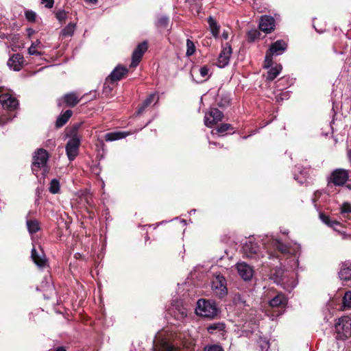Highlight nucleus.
Returning <instances> with one entry per match:
<instances>
[{
  "label": "nucleus",
  "mask_w": 351,
  "mask_h": 351,
  "mask_svg": "<svg viewBox=\"0 0 351 351\" xmlns=\"http://www.w3.org/2000/svg\"><path fill=\"white\" fill-rule=\"evenodd\" d=\"M253 240L254 239H250L243 247V254L250 258H256L260 252L259 245Z\"/></svg>",
  "instance_id": "obj_11"
},
{
  "label": "nucleus",
  "mask_w": 351,
  "mask_h": 351,
  "mask_svg": "<svg viewBox=\"0 0 351 351\" xmlns=\"http://www.w3.org/2000/svg\"><path fill=\"white\" fill-rule=\"evenodd\" d=\"M27 32L29 37H31L34 34V31L30 28L27 29Z\"/></svg>",
  "instance_id": "obj_50"
},
{
  "label": "nucleus",
  "mask_w": 351,
  "mask_h": 351,
  "mask_svg": "<svg viewBox=\"0 0 351 351\" xmlns=\"http://www.w3.org/2000/svg\"><path fill=\"white\" fill-rule=\"evenodd\" d=\"M277 283L282 285L287 291H291L296 285L295 280H292L289 282L287 276H284L280 281H277Z\"/></svg>",
  "instance_id": "obj_29"
},
{
  "label": "nucleus",
  "mask_w": 351,
  "mask_h": 351,
  "mask_svg": "<svg viewBox=\"0 0 351 351\" xmlns=\"http://www.w3.org/2000/svg\"><path fill=\"white\" fill-rule=\"evenodd\" d=\"M153 350L154 351H182L164 341H161L160 342L155 343L153 347Z\"/></svg>",
  "instance_id": "obj_21"
},
{
  "label": "nucleus",
  "mask_w": 351,
  "mask_h": 351,
  "mask_svg": "<svg viewBox=\"0 0 351 351\" xmlns=\"http://www.w3.org/2000/svg\"><path fill=\"white\" fill-rule=\"evenodd\" d=\"M131 134H132V132H109L105 135V139L106 141H113L123 138Z\"/></svg>",
  "instance_id": "obj_23"
},
{
  "label": "nucleus",
  "mask_w": 351,
  "mask_h": 351,
  "mask_svg": "<svg viewBox=\"0 0 351 351\" xmlns=\"http://www.w3.org/2000/svg\"><path fill=\"white\" fill-rule=\"evenodd\" d=\"M72 115L71 110H66L63 114H60L56 120V126L60 128L63 126Z\"/></svg>",
  "instance_id": "obj_26"
},
{
  "label": "nucleus",
  "mask_w": 351,
  "mask_h": 351,
  "mask_svg": "<svg viewBox=\"0 0 351 351\" xmlns=\"http://www.w3.org/2000/svg\"><path fill=\"white\" fill-rule=\"evenodd\" d=\"M69 12H66L64 10H58L56 12V19L60 21H65L68 19Z\"/></svg>",
  "instance_id": "obj_39"
},
{
  "label": "nucleus",
  "mask_w": 351,
  "mask_h": 351,
  "mask_svg": "<svg viewBox=\"0 0 351 351\" xmlns=\"http://www.w3.org/2000/svg\"><path fill=\"white\" fill-rule=\"evenodd\" d=\"M287 304V298L282 293H278L269 301L271 307L285 306Z\"/></svg>",
  "instance_id": "obj_25"
},
{
  "label": "nucleus",
  "mask_w": 351,
  "mask_h": 351,
  "mask_svg": "<svg viewBox=\"0 0 351 351\" xmlns=\"http://www.w3.org/2000/svg\"><path fill=\"white\" fill-rule=\"evenodd\" d=\"M343 304L345 307L351 308V291L346 292L343 298Z\"/></svg>",
  "instance_id": "obj_40"
},
{
  "label": "nucleus",
  "mask_w": 351,
  "mask_h": 351,
  "mask_svg": "<svg viewBox=\"0 0 351 351\" xmlns=\"http://www.w3.org/2000/svg\"><path fill=\"white\" fill-rule=\"evenodd\" d=\"M97 2V0H89V3H92L95 4Z\"/></svg>",
  "instance_id": "obj_54"
},
{
  "label": "nucleus",
  "mask_w": 351,
  "mask_h": 351,
  "mask_svg": "<svg viewBox=\"0 0 351 351\" xmlns=\"http://www.w3.org/2000/svg\"><path fill=\"white\" fill-rule=\"evenodd\" d=\"M349 178V172L344 169H335L328 178V183L335 186H343Z\"/></svg>",
  "instance_id": "obj_5"
},
{
  "label": "nucleus",
  "mask_w": 351,
  "mask_h": 351,
  "mask_svg": "<svg viewBox=\"0 0 351 351\" xmlns=\"http://www.w3.org/2000/svg\"><path fill=\"white\" fill-rule=\"evenodd\" d=\"M232 128V126L230 124H228V123H223V124H221L219 127L217 128V133H223L225 132H227L228 130H229L230 129Z\"/></svg>",
  "instance_id": "obj_45"
},
{
  "label": "nucleus",
  "mask_w": 351,
  "mask_h": 351,
  "mask_svg": "<svg viewBox=\"0 0 351 351\" xmlns=\"http://www.w3.org/2000/svg\"><path fill=\"white\" fill-rule=\"evenodd\" d=\"M41 3L47 8H51L54 4V0H41Z\"/></svg>",
  "instance_id": "obj_47"
},
{
  "label": "nucleus",
  "mask_w": 351,
  "mask_h": 351,
  "mask_svg": "<svg viewBox=\"0 0 351 351\" xmlns=\"http://www.w3.org/2000/svg\"><path fill=\"white\" fill-rule=\"evenodd\" d=\"M147 43L144 41L137 45L132 56L131 67H136L141 61L143 54L147 50Z\"/></svg>",
  "instance_id": "obj_10"
},
{
  "label": "nucleus",
  "mask_w": 351,
  "mask_h": 351,
  "mask_svg": "<svg viewBox=\"0 0 351 351\" xmlns=\"http://www.w3.org/2000/svg\"><path fill=\"white\" fill-rule=\"evenodd\" d=\"M275 29V23H259V29L265 34H269Z\"/></svg>",
  "instance_id": "obj_33"
},
{
  "label": "nucleus",
  "mask_w": 351,
  "mask_h": 351,
  "mask_svg": "<svg viewBox=\"0 0 351 351\" xmlns=\"http://www.w3.org/2000/svg\"><path fill=\"white\" fill-rule=\"evenodd\" d=\"M59 190H60L59 181L57 179H53L50 183L49 191L53 194H56L59 192Z\"/></svg>",
  "instance_id": "obj_36"
},
{
  "label": "nucleus",
  "mask_w": 351,
  "mask_h": 351,
  "mask_svg": "<svg viewBox=\"0 0 351 351\" xmlns=\"http://www.w3.org/2000/svg\"><path fill=\"white\" fill-rule=\"evenodd\" d=\"M319 218L323 223L333 228H335L336 226L339 225V223L338 221H332L328 216L324 215V213L319 214Z\"/></svg>",
  "instance_id": "obj_31"
},
{
  "label": "nucleus",
  "mask_w": 351,
  "mask_h": 351,
  "mask_svg": "<svg viewBox=\"0 0 351 351\" xmlns=\"http://www.w3.org/2000/svg\"><path fill=\"white\" fill-rule=\"evenodd\" d=\"M80 95L76 93L66 94L60 101L64 102L68 106H74L80 101Z\"/></svg>",
  "instance_id": "obj_19"
},
{
  "label": "nucleus",
  "mask_w": 351,
  "mask_h": 351,
  "mask_svg": "<svg viewBox=\"0 0 351 351\" xmlns=\"http://www.w3.org/2000/svg\"><path fill=\"white\" fill-rule=\"evenodd\" d=\"M339 278L342 280L351 279V263L345 262L342 263L341 270L339 273Z\"/></svg>",
  "instance_id": "obj_20"
},
{
  "label": "nucleus",
  "mask_w": 351,
  "mask_h": 351,
  "mask_svg": "<svg viewBox=\"0 0 351 351\" xmlns=\"http://www.w3.org/2000/svg\"><path fill=\"white\" fill-rule=\"evenodd\" d=\"M93 94H94V95H93V98H96V93H95V92H94V93H93Z\"/></svg>",
  "instance_id": "obj_56"
},
{
  "label": "nucleus",
  "mask_w": 351,
  "mask_h": 351,
  "mask_svg": "<svg viewBox=\"0 0 351 351\" xmlns=\"http://www.w3.org/2000/svg\"><path fill=\"white\" fill-rule=\"evenodd\" d=\"M277 247L280 252L283 253H285L287 252L286 247L279 242L277 243Z\"/></svg>",
  "instance_id": "obj_48"
},
{
  "label": "nucleus",
  "mask_w": 351,
  "mask_h": 351,
  "mask_svg": "<svg viewBox=\"0 0 351 351\" xmlns=\"http://www.w3.org/2000/svg\"><path fill=\"white\" fill-rule=\"evenodd\" d=\"M86 2H88V0H84Z\"/></svg>",
  "instance_id": "obj_57"
},
{
  "label": "nucleus",
  "mask_w": 351,
  "mask_h": 351,
  "mask_svg": "<svg viewBox=\"0 0 351 351\" xmlns=\"http://www.w3.org/2000/svg\"><path fill=\"white\" fill-rule=\"evenodd\" d=\"M225 328V325L223 323L218 322L210 324L208 328V332L210 334H213L217 331H223Z\"/></svg>",
  "instance_id": "obj_32"
},
{
  "label": "nucleus",
  "mask_w": 351,
  "mask_h": 351,
  "mask_svg": "<svg viewBox=\"0 0 351 351\" xmlns=\"http://www.w3.org/2000/svg\"><path fill=\"white\" fill-rule=\"evenodd\" d=\"M335 329L339 338H348L351 335V319L348 317L339 318L335 324Z\"/></svg>",
  "instance_id": "obj_4"
},
{
  "label": "nucleus",
  "mask_w": 351,
  "mask_h": 351,
  "mask_svg": "<svg viewBox=\"0 0 351 351\" xmlns=\"http://www.w3.org/2000/svg\"><path fill=\"white\" fill-rule=\"evenodd\" d=\"M196 51V47L195 46L194 43L190 39H187L186 40V56L189 57L195 53Z\"/></svg>",
  "instance_id": "obj_35"
},
{
  "label": "nucleus",
  "mask_w": 351,
  "mask_h": 351,
  "mask_svg": "<svg viewBox=\"0 0 351 351\" xmlns=\"http://www.w3.org/2000/svg\"><path fill=\"white\" fill-rule=\"evenodd\" d=\"M222 36H223V38L225 40H226V39H228V34L227 32H224L223 33Z\"/></svg>",
  "instance_id": "obj_52"
},
{
  "label": "nucleus",
  "mask_w": 351,
  "mask_h": 351,
  "mask_svg": "<svg viewBox=\"0 0 351 351\" xmlns=\"http://www.w3.org/2000/svg\"><path fill=\"white\" fill-rule=\"evenodd\" d=\"M158 100V97L154 93H152L148 96V97L143 101L142 105L139 107L137 113L140 114L145 110L146 108L153 104H156Z\"/></svg>",
  "instance_id": "obj_22"
},
{
  "label": "nucleus",
  "mask_w": 351,
  "mask_h": 351,
  "mask_svg": "<svg viewBox=\"0 0 351 351\" xmlns=\"http://www.w3.org/2000/svg\"><path fill=\"white\" fill-rule=\"evenodd\" d=\"M170 311V314L178 320H182L187 315L186 308L179 304L173 305Z\"/></svg>",
  "instance_id": "obj_18"
},
{
  "label": "nucleus",
  "mask_w": 351,
  "mask_h": 351,
  "mask_svg": "<svg viewBox=\"0 0 351 351\" xmlns=\"http://www.w3.org/2000/svg\"><path fill=\"white\" fill-rule=\"evenodd\" d=\"M115 86L116 83L106 77L103 86L102 94L104 95V96L108 97L112 95V91L115 88Z\"/></svg>",
  "instance_id": "obj_24"
},
{
  "label": "nucleus",
  "mask_w": 351,
  "mask_h": 351,
  "mask_svg": "<svg viewBox=\"0 0 351 351\" xmlns=\"http://www.w3.org/2000/svg\"><path fill=\"white\" fill-rule=\"evenodd\" d=\"M43 48V45L39 40H36L35 43H33L29 48L28 49V53L31 56H40L43 54V53L39 51Z\"/></svg>",
  "instance_id": "obj_28"
},
{
  "label": "nucleus",
  "mask_w": 351,
  "mask_h": 351,
  "mask_svg": "<svg viewBox=\"0 0 351 351\" xmlns=\"http://www.w3.org/2000/svg\"><path fill=\"white\" fill-rule=\"evenodd\" d=\"M23 47H24V44L23 43H22L21 45L12 46V49L15 51H16L17 49L23 48Z\"/></svg>",
  "instance_id": "obj_51"
},
{
  "label": "nucleus",
  "mask_w": 351,
  "mask_h": 351,
  "mask_svg": "<svg viewBox=\"0 0 351 351\" xmlns=\"http://www.w3.org/2000/svg\"><path fill=\"white\" fill-rule=\"evenodd\" d=\"M282 66L281 64H276L274 67H271L267 72V80H274L281 72Z\"/></svg>",
  "instance_id": "obj_27"
},
{
  "label": "nucleus",
  "mask_w": 351,
  "mask_h": 351,
  "mask_svg": "<svg viewBox=\"0 0 351 351\" xmlns=\"http://www.w3.org/2000/svg\"><path fill=\"white\" fill-rule=\"evenodd\" d=\"M287 49V43L282 40H278L274 43L266 53L264 67L267 69L269 68L272 64L273 56L281 55Z\"/></svg>",
  "instance_id": "obj_2"
},
{
  "label": "nucleus",
  "mask_w": 351,
  "mask_h": 351,
  "mask_svg": "<svg viewBox=\"0 0 351 351\" xmlns=\"http://www.w3.org/2000/svg\"><path fill=\"white\" fill-rule=\"evenodd\" d=\"M128 70L126 67L121 65H118L113 69V71L107 77L116 83L117 82L123 78L128 73Z\"/></svg>",
  "instance_id": "obj_14"
},
{
  "label": "nucleus",
  "mask_w": 351,
  "mask_h": 351,
  "mask_svg": "<svg viewBox=\"0 0 351 351\" xmlns=\"http://www.w3.org/2000/svg\"><path fill=\"white\" fill-rule=\"evenodd\" d=\"M232 54V48L230 45L226 44L219 53L217 65L220 68H223L228 64L230 56Z\"/></svg>",
  "instance_id": "obj_13"
},
{
  "label": "nucleus",
  "mask_w": 351,
  "mask_h": 351,
  "mask_svg": "<svg viewBox=\"0 0 351 351\" xmlns=\"http://www.w3.org/2000/svg\"><path fill=\"white\" fill-rule=\"evenodd\" d=\"M49 158L47 152L43 149H38L34 152L32 162V171L35 173L38 169L45 167Z\"/></svg>",
  "instance_id": "obj_6"
},
{
  "label": "nucleus",
  "mask_w": 351,
  "mask_h": 351,
  "mask_svg": "<svg viewBox=\"0 0 351 351\" xmlns=\"http://www.w3.org/2000/svg\"><path fill=\"white\" fill-rule=\"evenodd\" d=\"M31 257L34 263L40 268H43L46 265L47 259L42 250L37 252L34 247L32 250Z\"/></svg>",
  "instance_id": "obj_16"
},
{
  "label": "nucleus",
  "mask_w": 351,
  "mask_h": 351,
  "mask_svg": "<svg viewBox=\"0 0 351 351\" xmlns=\"http://www.w3.org/2000/svg\"><path fill=\"white\" fill-rule=\"evenodd\" d=\"M219 25L218 23H210V29L213 36L217 37L219 33Z\"/></svg>",
  "instance_id": "obj_43"
},
{
  "label": "nucleus",
  "mask_w": 351,
  "mask_h": 351,
  "mask_svg": "<svg viewBox=\"0 0 351 351\" xmlns=\"http://www.w3.org/2000/svg\"><path fill=\"white\" fill-rule=\"evenodd\" d=\"M4 117V114L0 116V125H3L6 123L10 119Z\"/></svg>",
  "instance_id": "obj_49"
},
{
  "label": "nucleus",
  "mask_w": 351,
  "mask_h": 351,
  "mask_svg": "<svg viewBox=\"0 0 351 351\" xmlns=\"http://www.w3.org/2000/svg\"><path fill=\"white\" fill-rule=\"evenodd\" d=\"M0 102L3 108L10 111L15 110L19 105V102L13 96L12 92L3 87L0 88Z\"/></svg>",
  "instance_id": "obj_3"
},
{
  "label": "nucleus",
  "mask_w": 351,
  "mask_h": 351,
  "mask_svg": "<svg viewBox=\"0 0 351 351\" xmlns=\"http://www.w3.org/2000/svg\"><path fill=\"white\" fill-rule=\"evenodd\" d=\"M260 32L258 29H251L247 33V38L250 42H253L260 37Z\"/></svg>",
  "instance_id": "obj_38"
},
{
  "label": "nucleus",
  "mask_w": 351,
  "mask_h": 351,
  "mask_svg": "<svg viewBox=\"0 0 351 351\" xmlns=\"http://www.w3.org/2000/svg\"><path fill=\"white\" fill-rule=\"evenodd\" d=\"M25 18L29 22H34L36 19V14L35 12L32 10H26Z\"/></svg>",
  "instance_id": "obj_41"
},
{
  "label": "nucleus",
  "mask_w": 351,
  "mask_h": 351,
  "mask_svg": "<svg viewBox=\"0 0 351 351\" xmlns=\"http://www.w3.org/2000/svg\"><path fill=\"white\" fill-rule=\"evenodd\" d=\"M280 19V16L278 14H275L274 16L263 15L261 16L259 22H275L276 21H279Z\"/></svg>",
  "instance_id": "obj_37"
},
{
  "label": "nucleus",
  "mask_w": 351,
  "mask_h": 351,
  "mask_svg": "<svg viewBox=\"0 0 351 351\" xmlns=\"http://www.w3.org/2000/svg\"><path fill=\"white\" fill-rule=\"evenodd\" d=\"M212 289L215 294L222 298L227 294L226 282L221 275H216L212 282Z\"/></svg>",
  "instance_id": "obj_7"
},
{
  "label": "nucleus",
  "mask_w": 351,
  "mask_h": 351,
  "mask_svg": "<svg viewBox=\"0 0 351 351\" xmlns=\"http://www.w3.org/2000/svg\"><path fill=\"white\" fill-rule=\"evenodd\" d=\"M195 312L202 317L214 318L217 315L219 310L214 302L202 299L199 300L197 303Z\"/></svg>",
  "instance_id": "obj_1"
},
{
  "label": "nucleus",
  "mask_w": 351,
  "mask_h": 351,
  "mask_svg": "<svg viewBox=\"0 0 351 351\" xmlns=\"http://www.w3.org/2000/svg\"><path fill=\"white\" fill-rule=\"evenodd\" d=\"M204 351H223V349L219 345H209L204 348Z\"/></svg>",
  "instance_id": "obj_44"
},
{
  "label": "nucleus",
  "mask_w": 351,
  "mask_h": 351,
  "mask_svg": "<svg viewBox=\"0 0 351 351\" xmlns=\"http://www.w3.org/2000/svg\"><path fill=\"white\" fill-rule=\"evenodd\" d=\"M208 22H215L211 16H209Z\"/></svg>",
  "instance_id": "obj_55"
},
{
  "label": "nucleus",
  "mask_w": 351,
  "mask_h": 351,
  "mask_svg": "<svg viewBox=\"0 0 351 351\" xmlns=\"http://www.w3.org/2000/svg\"><path fill=\"white\" fill-rule=\"evenodd\" d=\"M324 23H315V25H313V27L318 33H322L325 30Z\"/></svg>",
  "instance_id": "obj_46"
},
{
  "label": "nucleus",
  "mask_w": 351,
  "mask_h": 351,
  "mask_svg": "<svg viewBox=\"0 0 351 351\" xmlns=\"http://www.w3.org/2000/svg\"><path fill=\"white\" fill-rule=\"evenodd\" d=\"M75 29V23H68V25L62 31L64 36H71Z\"/></svg>",
  "instance_id": "obj_34"
},
{
  "label": "nucleus",
  "mask_w": 351,
  "mask_h": 351,
  "mask_svg": "<svg viewBox=\"0 0 351 351\" xmlns=\"http://www.w3.org/2000/svg\"><path fill=\"white\" fill-rule=\"evenodd\" d=\"M23 56L19 53L14 54L8 61V66L14 71H19L22 69Z\"/></svg>",
  "instance_id": "obj_15"
},
{
  "label": "nucleus",
  "mask_w": 351,
  "mask_h": 351,
  "mask_svg": "<svg viewBox=\"0 0 351 351\" xmlns=\"http://www.w3.org/2000/svg\"><path fill=\"white\" fill-rule=\"evenodd\" d=\"M238 274L244 280H250L254 274L253 268L245 263H238L236 265Z\"/></svg>",
  "instance_id": "obj_12"
},
{
  "label": "nucleus",
  "mask_w": 351,
  "mask_h": 351,
  "mask_svg": "<svg viewBox=\"0 0 351 351\" xmlns=\"http://www.w3.org/2000/svg\"><path fill=\"white\" fill-rule=\"evenodd\" d=\"M80 143V138L76 135L72 136L67 142L66 152L69 160H73L78 154Z\"/></svg>",
  "instance_id": "obj_8"
},
{
  "label": "nucleus",
  "mask_w": 351,
  "mask_h": 351,
  "mask_svg": "<svg viewBox=\"0 0 351 351\" xmlns=\"http://www.w3.org/2000/svg\"><path fill=\"white\" fill-rule=\"evenodd\" d=\"M223 117V113L219 109L211 108L208 112L205 114L204 124L208 128H212L221 121Z\"/></svg>",
  "instance_id": "obj_9"
},
{
  "label": "nucleus",
  "mask_w": 351,
  "mask_h": 351,
  "mask_svg": "<svg viewBox=\"0 0 351 351\" xmlns=\"http://www.w3.org/2000/svg\"><path fill=\"white\" fill-rule=\"evenodd\" d=\"M27 227L30 234L36 232L40 230V225L37 220H27Z\"/></svg>",
  "instance_id": "obj_30"
},
{
  "label": "nucleus",
  "mask_w": 351,
  "mask_h": 351,
  "mask_svg": "<svg viewBox=\"0 0 351 351\" xmlns=\"http://www.w3.org/2000/svg\"><path fill=\"white\" fill-rule=\"evenodd\" d=\"M56 351H66V350L64 347H60Z\"/></svg>",
  "instance_id": "obj_53"
},
{
  "label": "nucleus",
  "mask_w": 351,
  "mask_h": 351,
  "mask_svg": "<svg viewBox=\"0 0 351 351\" xmlns=\"http://www.w3.org/2000/svg\"><path fill=\"white\" fill-rule=\"evenodd\" d=\"M349 213H351V204L345 202L341 207V214L345 216L346 214Z\"/></svg>",
  "instance_id": "obj_42"
},
{
  "label": "nucleus",
  "mask_w": 351,
  "mask_h": 351,
  "mask_svg": "<svg viewBox=\"0 0 351 351\" xmlns=\"http://www.w3.org/2000/svg\"><path fill=\"white\" fill-rule=\"evenodd\" d=\"M193 73L197 72L199 76H197L196 81L197 82H203L206 81L210 76V68L208 66H203L198 69H193Z\"/></svg>",
  "instance_id": "obj_17"
}]
</instances>
